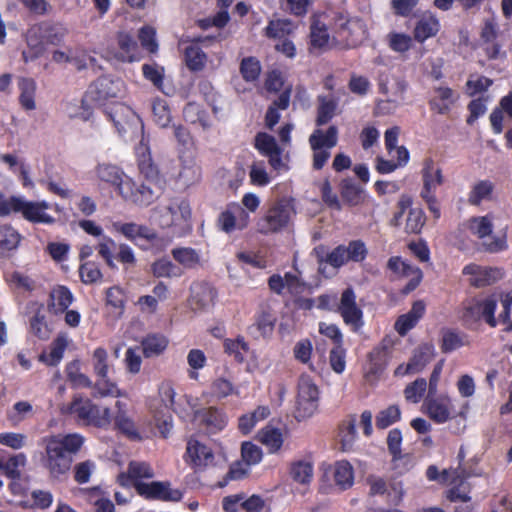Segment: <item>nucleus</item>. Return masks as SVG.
I'll use <instances>...</instances> for the list:
<instances>
[{"instance_id":"nucleus-8","label":"nucleus","mask_w":512,"mask_h":512,"mask_svg":"<svg viewBox=\"0 0 512 512\" xmlns=\"http://www.w3.org/2000/svg\"><path fill=\"white\" fill-rule=\"evenodd\" d=\"M318 400V387L308 376H302L298 383L297 417L306 418L312 416L318 408Z\"/></svg>"},{"instance_id":"nucleus-5","label":"nucleus","mask_w":512,"mask_h":512,"mask_svg":"<svg viewBox=\"0 0 512 512\" xmlns=\"http://www.w3.org/2000/svg\"><path fill=\"white\" fill-rule=\"evenodd\" d=\"M295 214L293 205L286 199L272 203L256 223L263 235L275 234L286 229Z\"/></svg>"},{"instance_id":"nucleus-16","label":"nucleus","mask_w":512,"mask_h":512,"mask_svg":"<svg viewBox=\"0 0 512 512\" xmlns=\"http://www.w3.org/2000/svg\"><path fill=\"white\" fill-rule=\"evenodd\" d=\"M463 274L469 275L472 286L480 288L491 285L503 277V271L499 268L482 267L477 264H469L463 268Z\"/></svg>"},{"instance_id":"nucleus-33","label":"nucleus","mask_w":512,"mask_h":512,"mask_svg":"<svg viewBox=\"0 0 512 512\" xmlns=\"http://www.w3.org/2000/svg\"><path fill=\"white\" fill-rule=\"evenodd\" d=\"M217 293L208 284H198L192 289V304L199 309H207L214 305Z\"/></svg>"},{"instance_id":"nucleus-35","label":"nucleus","mask_w":512,"mask_h":512,"mask_svg":"<svg viewBox=\"0 0 512 512\" xmlns=\"http://www.w3.org/2000/svg\"><path fill=\"white\" fill-rule=\"evenodd\" d=\"M467 345H469V338L468 335H466L465 333L453 329L442 330V352L450 353Z\"/></svg>"},{"instance_id":"nucleus-43","label":"nucleus","mask_w":512,"mask_h":512,"mask_svg":"<svg viewBox=\"0 0 512 512\" xmlns=\"http://www.w3.org/2000/svg\"><path fill=\"white\" fill-rule=\"evenodd\" d=\"M137 154L140 172L148 179L155 178L158 175V169L152 161L148 147L144 144V138L140 141Z\"/></svg>"},{"instance_id":"nucleus-18","label":"nucleus","mask_w":512,"mask_h":512,"mask_svg":"<svg viewBox=\"0 0 512 512\" xmlns=\"http://www.w3.org/2000/svg\"><path fill=\"white\" fill-rule=\"evenodd\" d=\"M194 419L204 426L207 432L217 433L227 424L226 415L215 407L202 408L195 412Z\"/></svg>"},{"instance_id":"nucleus-49","label":"nucleus","mask_w":512,"mask_h":512,"mask_svg":"<svg viewBox=\"0 0 512 512\" xmlns=\"http://www.w3.org/2000/svg\"><path fill=\"white\" fill-rule=\"evenodd\" d=\"M314 252L318 256V262L321 265L323 262L330 264L334 268H339L346 264L348 259V254L346 251V246L339 245L336 247L333 251H331L329 254H327L326 258L324 259L320 253L323 252V247L319 246L314 249Z\"/></svg>"},{"instance_id":"nucleus-11","label":"nucleus","mask_w":512,"mask_h":512,"mask_svg":"<svg viewBox=\"0 0 512 512\" xmlns=\"http://www.w3.org/2000/svg\"><path fill=\"white\" fill-rule=\"evenodd\" d=\"M337 311L353 331H358L364 325L363 312L357 305L356 294L352 288H346L342 292Z\"/></svg>"},{"instance_id":"nucleus-46","label":"nucleus","mask_w":512,"mask_h":512,"mask_svg":"<svg viewBox=\"0 0 512 512\" xmlns=\"http://www.w3.org/2000/svg\"><path fill=\"white\" fill-rule=\"evenodd\" d=\"M258 439L269 449L270 453L280 450L284 442L281 430L269 426L259 431Z\"/></svg>"},{"instance_id":"nucleus-34","label":"nucleus","mask_w":512,"mask_h":512,"mask_svg":"<svg viewBox=\"0 0 512 512\" xmlns=\"http://www.w3.org/2000/svg\"><path fill=\"white\" fill-rule=\"evenodd\" d=\"M333 476L335 484L340 490H347L354 483V469L352 465L346 461H337L333 468Z\"/></svg>"},{"instance_id":"nucleus-50","label":"nucleus","mask_w":512,"mask_h":512,"mask_svg":"<svg viewBox=\"0 0 512 512\" xmlns=\"http://www.w3.org/2000/svg\"><path fill=\"white\" fill-rule=\"evenodd\" d=\"M171 254L174 260L185 269H193L200 263L198 252L190 247L174 248Z\"/></svg>"},{"instance_id":"nucleus-29","label":"nucleus","mask_w":512,"mask_h":512,"mask_svg":"<svg viewBox=\"0 0 512 512\" xmlns=\"http://www.w3.org/2000/svg\"><path fill=\"white\" fill-rule=\"evenodd\" d=\"M314 464L309 458L297 459L290 463L289 475L297 483L306 485L313 479Z\"/></svg>"},{"instance_id":"nucleus-56","label":"nucleus","mask_w":512,"mask_h":512,"mask_svg":"<svg viewBox=\"0 0 512 512\" xmlns=\"http://www.w3.org/2000/svg\"><path fill=\"white\" fill-rule=\"evenodd\" d=\"M154 122L161 128H166L172 120L171 112L164 99H156L152 104Z\"/></svg>"},{"instance_id":"nucleus-36","label":"nucleus","mask_w":512,"mask_h":512,"mask_svg":"<svg viewBox=\"0 0 512 512\" xmlns=\"http://www.w3.org/2000/svg\"><path fill=\"white\" fill-rule=\"evenodd\" d=\"M379 90L381 93L391 95L388 102L397 103L403 99L406 90V83L398 78L389 79L388 76L381 77L379 82Z\"/></svg>"},{"instance_id":"nucleus-52","label":"nucleus","mask_w":512,"mask_h":512,"mask_svg":"<svg viewBox=\"0 0 512 512\" xmlns=\"http://www.w3.org/2000/svg\"><path fill=\"white\" fill-rule=\"evenodd\" d=\"M293 23L288 19H276L269 21L264 29V34L268 38L280 39L292 33Z\"/></svg>"},{"instance_id":"nucleus-21","label":"nucleus","mask_w":512,"mask_h":512,"mask_svg":"<svg viewBox=\"0 0 512 512\" xmlns=\"http://www.w3.org/2000/svg\"><path fill=\"white\" fill-rule=\"evenodd\" d=\"M95 174L99 181L114 186L119 195L122 184L129 178L118 166L110 163H99L95 168Z\"/></svg>"},{"instance_id":"nucleus-30","label":"nucleus","mask_w":512,"mask_h":512,"mask_svg":"<svg viewBox=\"0 0 512 512\" xmlns=\"http://www.w3.org/2000/svg\"><path fill=\"white\" fill-rule=\"evenodd\" d=\"M42 40L47 44L60 45L68 34V29L61 23L44 22L37 26Z\"/></svg>"},{"instance_id":"nucleus-19","label":"nucleus","mask_w":512,"mask_h":512,"mask_svg":"<svg viewBox=\"0 0 512 512\" xmlns=\"http://www.w3.org/2000/svg\"><path fill=\"white\" fill-rule=\"evenodd\" d=\"M423 188L420 195H433L444 182L442 170L431 158L425 159L421 171Z\"/></svg>"},{"instance_id":"nucleus-38","label":"nucleus","mask_w":512,"mask_h":512,"mask_svg":"<svg viewBox=\"0 0 512 512\" xmlns=\"http://www.w3.org/2000/svg\"><path fill=\"white\" fill-rule=\"evenodd\" d=\"M387 267L398 276H408L410 274H415L416 279L408 285L409 289H414L421 280V271L418 268H414L413 266L407 264L398 256L391 257L387 262Z\"/></svg>"},{"instance_id":"nucleus-28","label":"nucleus","mask_w":512,"mask_h":512,"mask_svg":"<svg viewBox=\"0 0 512 512\" xmlns=\"http://www.w3.org/2000/svg\"><path fill=\"white\" fill-rule=\"evenodd\" d=\"M73 294L66 286L54 287L49 295L48 310L53 314H62L73 302Z\"/></svg>"},{"instance_id":"nucleus-17","label":"nucleus","mask_w":512,"mask_h":512,"mask_svg":"<svg viewBox=\"0 0 512 512\" xmlns=\"http://www.w3.org/2000/svg\"><path fill=\"white\" fill-rule=\"evenodd\" d=\"M334 27L339 37L355 44L364 36V27L358 18H349L339 14L334 18Z\"/></svg>"},{"instance_id":"nucleus-51","label":"nucleus","mask_w":512,"mask_h":512,"mask_svg":"<svg viewBox=\"0 0 512 512\" xmlns=\"http://www.w3.org/2000/svg\"><path fill=\"white\" fill-rule=\"evenodd\" d=\"M20 242L19 233L9 225L0 226V257L17 248Z\"/></svg>"},{"instance_id":"nucleus-59","label":"nucleus","mask_w":512,"mask_h":512,"mask_svg":"<svg viewBox=\"0 0 512 512\" xmlns=\"http://www.w3.org/2000/svg\"><path fill=\"white\" fill-rule=\"evenodd\" d=\"M468 228L478 238L483 239L492 233L493 224L489 216H479L468 221Z\"/></svg>"},{"instance_id":"nucleus-40","label":"nucleus","mask_w":512,"mask_h":512,"mask_svg":"<svg viewBox=\"0 0 512 512\" xmlns=\"http://www.w3.org/2000/svg\"><path fill=\"white\" fill-rule=\"evenodd\" d=\"M67 379L74 388H92L94 383L84 373L81 372V364L79 360H73L66 365L65 368Z\"/></svg>"},{"instance_id":"nucleus-44","label":"nucleus","mask_w":512,"mask_h":512,"mask_svg":"<svg viewBox=\"0 0 512 512\" xmlns=\"http://www.w3.org/2000/svg\"><path fill=\"white\" fill-rule=\"evenodd\" d=\"M185 63L191 71H201L204 69L207 56L197 43H191L184 51Z\"/></svg>"},{"instance_id":"nucleus-10","label":"nucleus","mask_w":512,"mask_h":512,"mask_svg":"<svg viewBox=\"0 0 512 512\" xmlns=\"http://www.w3.org/2000/svg\"><path fill=\"white\" fill-rule=\"evenodd\" d=\"M124 92V83L120 79L103 76L95 80L89 86L86 97L98 104L120 97Z\"/></svg>"},{"instance_id":"nucleus-54","label":"nucleus","mask_w":512,"mask_h":512,"mask_svg":"<svg viewBox=\"0 0 512 512\" xmlns=\"http://www.w3.org/2000/svg\"><path fill=\"white\" fill-rule=\"evenodd\" d=\"M319 106L317 111L316 124L322 126L327 124L335 115L337 102L325 96L318 97Z\"/></svg>"},{"instance_id":"nucleus-24","label":"nucleus","mask_w":512,"mask_h":512,"mask_svg":"<svg viewBox=\"0 0 512 512\" xmlns=\"http://www.w3.org/2000/svg\"><path fill=\"white\" fill-rule=\"evenodd\" d=\"M154 477V471L146 462L131 461L128 465L127 473L118 476V481L122 486L134 485L140 482V479H150Z\"/></svg>"},{"instance_id":"nucleus-4","label":"nucleus","mask_w":512,"mask_h":512,"mask_svg":"<svg viewBox=\"0 0 512 512\" xmlns=\"http://www.w3.org/2000/svg\"><path fill=\"white\" fill-rule=\"evenodd\" d=\"M64 414L74 415L78 421L85 425L99 428L108 427L111 423L110 409L94 404L90 399L75 395L72 402L61 408Z\"/></svg>"},{"instance_id":"nucleus-60","label":"nucleus","mask_w":512,"mask_h":512,"mask_svg":"<svg viewBox=\"0 0 512 512\" xmlns=\"http://www.w3.org/2000/svg\"><path fill=\"white\" fill-rule=\"evenodd\" d=\"M425 220V214L421 208H410L406 217L405 231L413 234L420 233L425 224Z\"/></svg>"},{"instance_id":"nucleus-6","label":"nucleus","mask_w":512,"mask_h":512,"mask_svg":"<svg viewBox=\"0 0 512 512\" xmlns=\"http://www.w3.org/2000/svg\"><path fill=\"white\" fill-rule=\"evenodd\" d=\"M108 117L113 121L118 133L126 140H135L143 136V122L141 118L124 104L115 105Z\"/></svg>"},{"instance_id":"nucleus-41","label":"nucleus","mask_w":512,"mask_h":512,"mask_svg":"<svg viewBox=\"0 0 512 512\" xmlns=\"http://www.w3.org/2000/svg\"><path fill=\"white\" fill-rule=\"evenodd\" d=\"M151 271L157 278H179L183 275V270L166 257L153 262Z\"/></svg>"},{"instance_id":"nucleus-45","label":"nucleus","mask_w":512,"mask_h":512,"mask_svg":"<svg viewBox=\"0 0 512 512\" xmlns=\"http://www.w3.org/2000/svg\"><path fill=\"white\" fill-rule=\"evenodd\" d=\"M143 354L147 358L160 355L167 347L168 340L159 334H151L146 336L142 342Z\"/></svg>"},{"instance_id":"nucleus-22","label":"nucleus","mask_w":512,"mask_h":512,"mask_svg":"<svg viewBox=\"0 0 512 512\" xmlns=\"http://www.w3.org/2000/svg\"><path fill=\"white\" fill-rule=\"evenodd\" d=\"M48 208L49 204L45 201L33 202L24 200L21 214L24 219L31 223L53 224L55 218L46 212Z\"/></svg>"},{"instance_id":"nucleus-55","label":"nucleus","mask_w":512,"mask_h":512,"mask_svg":"<svg viewBox=\"0 0 512 512\" xmlns=\"http://www.w3.org/2000/svg\"><path fill=\"white\" fill-rule=\"evenodd\" d=\"M435 93L437 96L430 101L431 108L440 114H444L453 102V91L448 87H438L435 89Z\"/></svg>"},{"instance_id":"nucleus-62","label":"nucleus","mask_w":512,"mask_h":512,"mask_svg":"<svg viewBox=\"0 0 512 512\" xmlns=\"http://www.w3.org/2000/svg\"><path fill=\"white\" fill-rule=\"evenodd\" d=\"M413 39L410 35L399 32H391L387 35L389 47L398 53H405L410 50Z\"/></svg>"},{"instance_id":"nucleus-58","label":"nucleus","mask_w":512,"mask_h":512,"mask_svg":"<svg viewBox=\"0 0 512 512\" xmlns=\"http://www.w3.org/2000/svg\"><path fill=\"white\" fill-rule=\"evenodd\" d=\"M363 190L351 179H344L341 182V196L350 205H358L362 200Z\"/></svg>"},{"instance_id":"nucleus-57","label":"nucleus","mask_w":512,"mask_h":512,"mask_svg":"<svg viewBox=\"0 0 512 512\" xmlns=\"http://www.w3.org/2000/svg\"><path fill=\"white\" fill-rule=\"evenodd\" d=\"M200 178L201 169L198 165L192 162L184 164L178 174V181L185 188L196 184L199 182Z\"/></svg>"},{"instance_id":"nucleus-47","label":"nucleus","mask_w":512,"mask_h":512,"mask_svg":"<svg viewBox=\"0 0 512 512\" xmlns=\"http://www.w3.org/2000/svg\"><path fill=\"white\" fill-rule=\"evenodd\" d=\"M270 415L267 406H259L252 413L242 415L239 418V429L243 434H248L255 427L257 422L266 419Z\"/></svg>"},{"instance_id":"nucleus-32","label":"nucleus","mask_w":512,"mask_h":512,"mask_svg":"<svg viewBox=\"0 0 512 512\" xmlns=\"http://www.w3.org/2000/svg\"><path fill=\"white\" fill-rule=\"evenodd\" d=\"M67 346V337L65 335H58L51 343L50 351L48 353L43 352L39 356V360L48 366H56L61 362Z\"/></svg>"},{"instance_id":"nucleus-61","label":"nucleus","mask_w":512,"mask_h":512,"mask_svg":"<svg viewBox=\"0 0 512 512\" xmlns=\"http://www.w3.org/2000/svg\"><path fill=\"white\" fill-rule=\"evenodd\" d=\"M329 34L325 25L314 23L310 28V46L311 49L322 50L328 45Z\"/></svg>"},{"instance_id":"nucleus-15","label":"nucleus","mask_w":512,"mask_h":512,"mask_svg":"<svg viewBox=\"0 0 512 512\" xmlns=\"http://www.w3.org/2000/svg\"><path fill=\"white\" fill-rule=\"evenodd\" d=\"M120 196L138 206H148L158 198L150 186L143 183L137 184L131 178H127L122 184Z\"/></svg>"},{"instance_id":"nucleus-9","label":"nucleus","mask_w":512,"mask_h":512,"mask_svg":"<svg viewBox=\"0 0 512 512\" xmlns=\"http://www.w3.org/2000/svg\"><path fill=\"white\" fill-rule=\"evenodd\" d=\"M497 301L493 297L486 298L483 301L470 300L465 303L462 312V319L465 323H475L483 318L491 327L497 325V319L494 316Z\"/></svg>"},{"instance_id":"nucleus-27","label":"nucleus","mask_w":512,"mask_h":512,"mask_svg":"<svg viewBox=\"0 0 512 512\" xmlns=\"http://www.w3.org/2000/svg\"><path fill=\"white\" fill-rule=\"evenodd\" d=\"M432 347L428 345H423L418 347L409 363L403 368L400 365L396 371V375H405L410 373L420 372L432 359Z\"/></svg>"},{"instance_id":"nucleus-37","label":"nucleus","mask_w":512,"mask_h":512,"mask_svg":"<svg viewBox=\"0 0 512 512\" xmlns=\"http://www.w3.org/2000/svg\"><path fill=\"white\" fill-rule=\"evenodd\" d=\"M118 412L114 418L115 426L130 439L138 440L140 435L132 419L127 415L123 404L120 401L116 402Z\"/></svg>"},{"instance_id":"nucleus-64","label":"nucleus","mask_w":512,"mask_h":512,"mask_svg":"<svg viewBox=\"0 0 512 512\" xmlns=\"http://www.w3.org/2000/svg\"><path fill=\"white\" fill-rule=\"evenodd\" d=\"M31 333L41 340H47L51 335V328L46 322L44 314L38 311L30 320Z\"/></svg>"},{"instance_id":"nucleus-20","label":"nucleus","mask_w":512,"mask_h":512,"mask_svg":"<svg viewBox=\"0 0 512 512\" xmlns=\"http://www.w3.org/2000/svg\"><path fill=\"white\" fill-rule=\"evenodd\" d=\"M187 461L196 468H204L213 463L212 450L196 439H190L186 447Z\"/></svg>"},{"instance_id":"nucleus-63","label":"nucleus","mask_w":512,"mask_h":512,"mask_svg":"<svg viewBox=\"0 0 512 512\" xmlns=\"http://www.w3.org/2000/svg\"><path fill=\"white\" fill-rule=\"evenodd\" d=\"M26 462V455L24 453H19L10 457L6 462H4L2 470L9 478L19 479L21 477L20 468L25 467Z\"/></svg>"},{"instance_id":"nucleus-53","label":"nucleus","mask_w":512,"mask_h":512,"mask_svg":"<svg viewBox=\"0 0 512 512\" xmlns=\"http://www.w3.org/2000/svg\"><path fill=\"white\" fill-rule=\"evenodd\" d=\"M494 190V185L489 180H481L475 183L469 192L468 202L471 205H479L483 200L489 199Z\"/></svg>"},{"instance_id":"nucleus-25","label":"nucleus","mask_w":512,"mask_h":512,"mask_svg":"<svg viewBox=\"0 0 512 512\" xmlns=\"http://www.w3.org/2000/svg\"><path fill=\"white\" fill-rule=\"evenodd\" d=\"M439 19L431 14H424L417 22L413 30V38L419 43L425 42L427 39L435 37L440 30Z\"/></svg>"},{"instance_id":"nucleus-26","label":"nucleus","mask_w":512,"mask_h":512,"mask_svg":"<svg viewBox=\"0 0 512 512\" xmlns=\"http://www.w3.org/2000/svg\"><path fill=\"white\" fill-rule=\"evenodd\" d=\"M424 313L425 303L422 300L414 302L409 312L398 317L395 322V330L401 336L406 335L408 331L416 326Z\"/></svg>"},{"instance_id":"nucleus-39","label":"nucleus","mask_w":512,"mask_h":512,"mask_svg":"<svg viewBox=\"0 0 512 512\" xmlns=\"http://www.w3.org/2000/svg\"><path fill=\"white\" fill-rule=\"evenodd\" d=\"M18 88L20 90L19 102L22 108L34 110L36 108V82L31 78H21L18 81Z\"/></svg>"},{"instance_id":"nucleus-14","label":"nucleus","mask_w":512,"mask_h":512,"mask_svg":"<svg viewBox=\"0 0 512 512\" xmlns=\"http://www.w3.org/2000/svg\"><path fill=\"white\" fill-rule=\"evenodd\" d=\"M135 489L141 496L148 499L179 501L182 498V492L178 489H172L168 482H136Z\"/></svg>"},{"instance_id":"nucleus-1","label":"nucleus","mask_w":512,"mask_h":512,"mask_svg":"<svg viewBox=\"0 0 512 512\" xmlns=\"http://www.w3.org/2000/svg\"><path fill=\"white\" fill-rule=\"evenodd\" d=\"M85 438L79 433L58 434L43 438L45 453L43 465L52 478L58 479L67 474Z\"/></svg>"},{"instance_id":"nucleus-31","label":"nucleus","mask_w":512,"mask_h":512,"mask_svg":"<svg viewBox=\"0 0 512 512\" xmlns=\"http://www.w3.org/2000/svg\"><path fill=\"white\" fill-rule=\"evenodd\" d=\"M338 129L336 126H330L326 132L316 129L309 137L311 149L324 148L331 149L337 145Z\"/></svg>"},{"instance_id":"nucleus-12","label":"nucleus","mask_w":512,"mask_h":512,"mask_svg":"<svg viewBox=\"0 0 512 512\" xmlns=\"http://www.w3.org/2000/svg\"><path fill=\"white\" fill-rule=\"evenodd\" d=\"M255 149L268 159L270 166L277 172L286 169L282 160L283 149L278 145L274 136L266 132H258L254 138Z\"/></svg>"},{"instance_id":"nucleus-42","label":"nucleus","mask_w":512,"mask_h":512,"mask_svg":"<svg viewBox=\"0 0 512 512\" xmlns=\"http://www.w3.org/2000/svg\"><path fill=\"white\" fill-rule=\"evenodd\" d=\"M183 118L186 122L191 124H199L204 130L211 127L208 114L201 108L200 105L189 102L183 109Z\"/></svg>"},{"instance_id":"nucleus-2","label":"nucleus","mask_w":512,"mask_h":512,"mask_svg":"<svg viewBox=\"0 0 512 512\" xmlns=\"http://www.w3.org/2000/svg\"><path fill=\"white\" fill-rule=\"evenodd\" d=\"M158 224L163 229H172L173 236L183 237L192 230L191 205L185 198H176L168 205L158 208Z\"/></svg>"},{"instance_id":"nucleus-13","label":"nucleus","mask_w":512,"mask_h":512,"mask_svg":"<svg viewBox=\"0 0 512 512\" xmlns=\"http://www.w3.org/2000/svg\"><path fill=\"white\" fill-rule=\"evenodd\" d=\"M249 223V213L238 203L229 204L217 219L218 227L225 233L244 230L248 227Z\"/></svg>"},{"instance_id":"nucleus-23","label":"nucleus","mask_w":512,"mask_h":512,"mask_svg":"<svg viewBox=\"0 0 512 512\" xmlns=\"http://www.w3.org/2000/svg\"><path fill=\"white\" fill-rule=\"evenodd\" d=\"M276 318L268 308H262L255 316V322L248 327V333L254 338L269 337L275 326Z\"/></svg>"},{"instance_id":"nucleus-3","label":"nucleus","mask_w":512,"mask_h":512,"mask_svg":"<svg viewBox=\"0 0 512 512\" xmlns=\"http://www.w3.org/2000/svg\"><path fill=\"white\" fill-rule=\"evenodd\" d=\"M93 372L97 377L93 385L92 396L94 398L120 397L121 390L116 382L110 379L109 374L113 372V365L110 363L108 352L98 347L92 355Z\"/></svg>"},{"instance_id":"nucleus-7","label":"nucleus","mask_w":512,"mask_h":512,"mask_svg":"<svg viewBox=\"0 0 512 512\" xmlns=\"http://www.w3.org/2000/svg\"><path fill=\"white\" fill-rule=\"evenodd\" d=\"M425 406L430 419L438 424L445 423L458 416L465 419L468 410V404L466 403L459 412H456L452 399L444 395L436 398L428 397L425 401Z\"/></svg>"},{"instance_id":"nucleus-48","label":"nucleus","mask_w":512,"mask_h":512,"mask_svg":"<svg viewBox=\"0 0 512 512\" xmlns=\"http://www.w3.org/2000/svg\"><path fill=\"white\" fill-rule=\"evenodd\" d=\"M118 45L122 51V60L134 62L140 59L137 42L128 33L121 32L117 37Z\"/></svg>"}]
</instances>
